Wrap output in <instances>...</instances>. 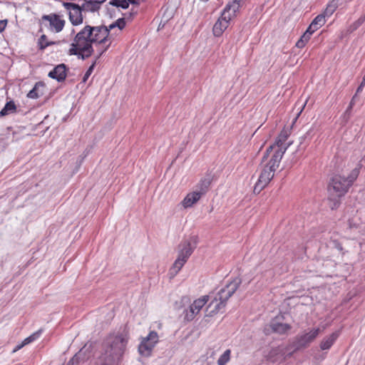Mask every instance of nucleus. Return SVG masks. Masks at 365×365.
Returning <instances> with one entry per match:
<instances>
[{"instance_id":"f257e3e1","label":"nucleus","mask_w":365,"mask_h":365,"mask_svg":"<svg viewBox=\"0 0 365 365\" xmlns=\"http://www.w3.org/2000/svg\"><path fill=\"white\" fill-rule=\"evenodd\" d=\"M125 26L123 18L118 19L108 26H85L76 34L68 51L69 55L77 56L82 60L91 56L93 52V43H104L107 41L110 31L115 27L122 30Z\"/></svg>"},{"instance_id":"f03ea898","label":"nucleus","mask_w":365,"mask_h":365,"mask_svg":"<svg viewBox=\"0 0 365 365\" xmlns=\"http://www.w3.org/2000/svg\"><path fill=\"white\" fill-rule=\"evenodd\" d=\"M128 343L126 334H112L105 339L102 353L99 358L100 365H118L121 361Z\"/></svg>"},{"instance_id":"7ed1b4c3","label":"nucleus","mask_w":365,"mask_h":365,"mask_svg":"<svg viewBox=\"0 0 365 365\" xmlns=\"http://www.w3.org/2000/svg\"><path fill=\"white\" fill-rule=\"evenodd\" d=\"M359 173L358 169H354L348 176L335 175L332 177L328 186L329 200L332 210L339 205V198L345 195Z\"/></svg>"},{"instance_id":"20e7f679","label":"nucleus","mask_w":365,"mask_h":365,"mask_svg":"<svg viewBox=\"0 0 365 365\" xmlns=\"http://www.w3.org/2000/svg\"><path fill=\"white\" fill-rule=\"evenodd\" d=\"M283 157L282 150L278 149L274 153L266 156V152L262 159V171L255 185L254 192L259 193L271 181Z\"/></svg>"},{"instance_id":"39448f33","label":"nucleus","mask_w":365,"mask_h":365,"mask_svg":"<svg viewBox=\"0 0 365 365\" xmlns=\"http://www.w3.org/2000/svg\"><path fill=\"white\" fill-rule=\"evenodd\" d=\"M240 284V279L235 278L215 294L209 304V307H213V309L210 312L212 314H217L224 309L227 301L236 292Z\"/></svg>"},{"instance_id":"423d86ee","label":"nucleus","mask_w":365,"mask_h":365,"mask_svg":"<svg viewBox=\"0 0 365 365\" xmlns=\"http://www.w3.org/2000/svg\"><path fill=\"white\" fill-rule=\"evenodd\" d=\"M197 244V239L195 236L188 240H182L178 246V255L173 266L170 269V277H175L184 266L190 256L193 252Z\"/></svg>"},{"instance_id":"0eeeda50","label":"nucleus","mask_w":365,"mask_h":365,"mask_svg":"<svg viewBox=\"0 0 365 365\" xmlns=\"http://www.w3.org/2000/svg\"><path fill=\"white\" fill-rule=\"evenodd\" d=\"M230 9V6L225 7L223 11H222L221 16L219 17L217 21L214 24L212 28V32L215 36H221L223 32L228 27L231 19L235 16V15L232 14V12L229 11Z\"/></svg>"},{"instance_id":"6e6552de","label":"nucleus","mask_w":365,"mask_h":365,"mask_svg":"<svg viewBox=\"0 0 365 365\" xmlns=\"http://www.w3.org/2000/svg\"><path fill=\"white\" fill-rule=\"evenodd\" d=\"M321 331L319 328H313L299 334L296 338L295 346L297 349L307 347L318 336Z\"/></svg>"},{"instance_id":"1a4fd4ad","label":"nucleus","mask_w":365,"mask_h":365,"mask_svg":"<svg viewBox=\"0 0 365 365\" xmlns=\"http://www.w3.org/2000/svg\"><path fill=\"white\" fill-rule=\"evenodd\" d=\"M63 6L68 11L69 20L73 26H78L83 24V17L82 12L83 7L73 3L63 2Z\"/></svg>"},{"instance_id":"9d476101","label":"nucleus","mask_w":365,"mask_h":365,"mask_svg":"<svg viewBox=\"0 0 365 365\" xmlns=\"http://www.w3.org/2000/svg\"><path fill=\"white\" fill-rule=\"evenodd\" d=\"M158 338L157 332L154 331H150L149 334L143 339L138 346L140 354L143 356H148L155 344L157 343Z\"/></svg>"},{"instance_id":"9b49d317","label":"nucleus","mask_w":365,"mask_h":365,"mask_svg":"<svg viewBox=\"0 0 365 365\" xmlns=\"http://www.w3.org/2000/svg\"><path fill=\"white\" fill-rule=\"evenodd\" d=\"M42 20L48 21L49 29L51 31L56 33L61 32L63 30L66 23L65 20L63 19L61 16L56 14L43 15L42 16Z\"/></svg>"},{"instance_id":"f8f14e48","label":"nucleus","mask_w":365,"mask_h":365,"mask_svg":"<svg viewBox=\"0 0 365 365\" xmlns=\"http://www.w3.org/2000/svg\"><path fill=\"white\" fill-rule=\"evenodd\" d=\"M209 299V296L205 295L195 300L190 306L189 310H187L185 318L187 320H192L196 314H197L201 309L205 305Z\"/></svg>"},{"instance_id":"ddd939ff","label":"nucleus","mask_w":365,"mask_h":365,"mask_svg":"<svg viewBox=\"0 0 365 365\" xmlns=\"http://www.w3.org/2000/svg\"><path fill=\"white\" fill-rule=\"evenodd\" d=\"M287 135L281 133L275 141V143L269 146L266 150V156L274 153L278 149L282 150L283 155L286 152L289 144L286 143Z\"/></svg>"},{"instance_id":"4468645a","label":"nucleus","mask_w":365,"mask_h":365,"mask_svg":"<svg viewBox=\"0 0 365 365\" xmlns=\"http://www.w3.org/2000/svg\"><path fill=\"white\" fill-rule=\"evenodd\" d=\"M48 76L57 80L58 82L64 81L66 77V67L65 64L62 63L56 66L48 73Z\"/></svg>"},{"instance_id":"2eb2a0df","label":"nucleus","mask_w":365,"mask_h":365,"mask_svg":"<svg viewBox=\"0 0 365 365\" xmlns=\"http://www.w3.org/2000/svg\"><path fill=\"white\" fill-rule=\"evenodd\" d=\"M202 196L196 190L188 193L182 201V205L185 208L191 207L195 204Z\"/></svg>"},{"instance_id":"dca6fc26","label":"nucleus","mask_w":365,"mask_h":365,"mask_svg":"<svg viewBox=\"0 0 365 365\" xmlns=\"http://www.w3.org/2000/svg\"><path fill=\"white\" fill-rule=\"evenodd\" d=\"M325 16H326L324 14L317 16L307 28V30L308 32H310L312 34L314 32L321 28L326 22Z\"/></svg>"},{"instance_id":"f3484780","label":"nucleus","mask_w":365,"mask_h":365,"mask_svg":"<svg viewBox=\"0 0 365 365\" xmlns=\"http://www.w3.org/2000/svg\"><path fill=\"white\" fill-rule=\"evenodd\" d=\"M339 336V332L336 331L332 333L329 336L324 337L320 343V349L323 351L329 350L334 344Z\"/></svg>"},{"instance_id":"a211bd4d","label":"nucleus","mask_w":365,"mask_h":365,"mask_svg":"<svg viewBox=\"0 0 365 365\" xmlns=\"http://www.w3.org/2000/svg\"><path fill=\"white\" fill-rule=\"evenodd\" d=\"M269 328L272 330L273 332L284 334L290 329V326L287 324L272 322L269 325Z\"/></svg>"},{"instance_id":"6ab92c4d","label":"nucleus","mask_w":365,"mask_h":365,"mask_svg":"<svg viewBox=\"0 0 365 365\" xmlns=\"http://www.w3.org/2000/svg\"><path fill=\"white\" fill-rule=\"evenodd\" d=\"M82 7L83 11L96 12L101 8V4L95 0H85Z\"/></svg>"},{"instance_id":"aec40b11","label":"nucleus","mask_w":365,"mask_h":365,"mask_svg":"<svg viewBox=\"0 0 365 365\" xmlns=\"http://www.w3.org/2000/svg\"><path fill=\"white\" fill-rule=\"evenodd\" d=\"M210 185V180L209 178L202 179L196 186V191L202 196L205 195L208 190V187Z\"/></svg>"},{"instance_id":"412c9836","label":"nucleus","mask_w":365,"mask_h":365,"mask_svg":"<svg viewBox=\"0 0 365 365\" xmlns=\"http://www.w3.org/2000/svg\"><path fill=\"white\" fill-rule=\"evenodd\" d=\"M16 110V105L13 101H10L6 103L4 107L0 111L1 116H5L15 113Z\"/></svg>"},{"instance_id":"4be33fe9","label":"nucleus","mask_w":365,"mask_h":365,"mask_svg":"<svg viewBox=\"0 0 365 365\" xmlns=\"http://www.w3.org/2000/svg\"><path fill=\"white\" fill-rule=\"evenodd\" d=\"M341 2L338 0H331L327 6L324 14L327 16H330L335 11L336 8L341 5Z\"/></svg>"},{"instance_id":"5701e85b","label":"nucleus","mask_w":365,"mask_h":365,"mask_svg":"<svg viewBox=\"0 0 365 365\" xmlns=\"http://www.w3.org/2000/svg\"><path fill=\"white\" fill-rule=\"evenodd\" d=\"M129 3L132 4H137L136 1H133L131 0H111L109 2V4L116 7H120L123 9H126L129 6Z\"/></svg>"},{"instance_id":"b1692460","label":"nucleus","mask_w":365,"mask_h":365,"mask_svg":"<svg viewBox=\"0 0 365 365\" xmlns=\"http://www.w3.org/2000/svg\"><path fill=\"white\" fill-rule=\"evenodd\" d=\"M311 35L312 34L310 32H308L307 30H306V31L304 33L302 37L296 43V46L299 48H304L306 43L309 40Z\"/></svg>"},{"instance_id":"393cba45","label":"nucleus","mask_w":365,"mask_h":365,"mask_svg":"<svg viewBox=\"0 0 365 365\" xmlns=\"http://www.w3.org/2000/svg\"><path fill=\"white\" fill-rule=\"evenodd\" d=\"M85 359L84 353L83 349H81L78 353L75 354L72 359L68 361L67 365H78L80 361H83Z\"/></svg>"},{"instance_id":"a878e982","label":"nucleus","mask_w":365,"mask_h":365,"mask_svg":"<svg viewBox=\"0 0 365 365\" xmlns=\"http://www.w3.org/2000/svg\"><path fill=\"white\" fill-rule=\"evenodd\" d=\"M230 354L231 351L230 349L225 350L217 359V365H226L230 359Z\"/></svg>"},{"instance_id":"bb28decb","label":"nucleus","mask_w":365,"mask_h":365,"mask_svg":"<svg viewBox=\"0 0 365 365\" xmlns=\"http://www.w3.org/2000/svg\"><path fill=\"white\" fill-rule=\"evenodd\" d=\"M53 44H56V42L47 41V37L45 34L41 35L38 39V46L41 50H43L46 47Z\"/></svg>"},{"instance_id":"cd10ccee","label":"nucleus","mask_w":365,"mask_h":365,"mask_svg":"<svg viewBox=\"0 0 365 365\" xmlns=\"http://www.w3.org/2000/svg\"><path fill=\"white\" fill-rule=\"evenodd\" d=\"M244 0H233L231 3L227 4L225 7L230 6V9L229 11L232 12V15H236V13L238 11L240 7V4Z\"/></svg>"},{"instance_id":"c85d7f7f","label":"nucleus","mask_w":365,"mask_h":365,"mask_svg":"<svg viewBox=\"0 0 365 365\" xmlns=\"http://www.w3.org/2000/svg\"><path fill=\"white\" fill-rule=\"evenodd\" d=\"M356 97V94H355L353 96V98H352V99H351V101L348 108H346V111H345V113L344 114V118L345 121H347L349 120L350 115H351V109H352V108H353V106L354 105V101H355Z\"/></svg>"},{"instance_id":"c756f323","label":"nucleus","mask_w":365,"mask_h":365,"mask_svg":"<svg viewBox=\"0 0 365 365\" xmlns=\"http://www.w3.org/2000/svg\"><path fill=\"white\" fill-rule=\"evenodd\" d=\"M40 334H41V331H38L35 333H34L33 334H31V336H28L27 338H26L23 341H24V344H30L31 342L35 341L36 339H37L39 336H40Z\"/></svg>"},{"instance_id":"7c9ffc66","label":"nucleus","mask_w":365,"mask_h":365,"mask_svg":"<svg viewBox=\"0 0 365 365\" xmlns=\"http://www.w3.org/2000/svg\"><path fill=\"white\" fill-rule=\"evenodd\" d=\"M38 87V83H36L35 85V86L34 87V88L29 92V93L27 94V96L29 98H33V99L38 98L39 94L38 93V91H37Z\"/></svg>"},{"instance_id":"2f4dec72","label":"nucleus","mask_w":365,"mask_h":365,"mask_svg":"<svg viewBox=\"0 0 365 365\" xmlns=\"http://www.w3.org/2000/svg\"><path fill=\"white\" fill-rule=\"evenodd\" d=\"M94 67H95V63H93L88 68V70L86 71V72L85 73L83 77V82L85 83L86 82V81L88 80V78H89V76L91 75L93 69H94Z\"/></svg>"},{"instance_id":"473e14b6","label":"nucleus","mask_w":365,"mask_h":365,"mask_svg":"<svg viewBox=\"0 0 365 365\" xmlns=\"http://www.w3.org/2000/svg\"><path fill=\"white\" fill-rule=\"evenodd\" d=\"M365 21V14L361 16L354 24V28L356 29Z\"/></svg>"},{"instance_id":"72a5a7b5","label":"nucleus","mask_w":365,"mask_h":365,"mask_svg":"<svg viewBox=\"0 0 365 365\" xmlns=\"http://www.w3.org/2000/svg\"><path fill=\"white\" fill-rule=\"evenodd\" d=\"M7 20H0V33H1L6 28Z\"/></svg>"},{"instance_id":"f704fd0d","label":"nucleus","mask_w":365,"mask_h":365,"mask_svg":"<svg viewBox=\"0 0 365 365\" xmlns=\"http://www.w3.org/2000/svg\"><path fill=\"white\" fill-rule=\"evenodd\" d=\"M364 86H365V79H362V81L361 82L360 85L359 86V87L356 89V95H357V93L362 91Z\"/></svg>"},{"instance_id":"c9c22d12","label":"nucleus","mask_w":365,"mask_h":365,"mask_svg":"<svg viewBox=\"0 0 365 365\" xmlns=\"http://www.w3.org/2000/svg\"><path fill=\"white\" fill-rule=\"evenodd\" d=\"M306 103H307V101H305L304 103H303L299 108H298V110L299 112L297 113V118L299 117V115L301 114V113L302 112L304 108L306 106Z\"/></svg>"},{"instance_id":"e433bc0d","label":"nucleus","mask_w":365,"mask_h":365,"mask_svg":"<svg viewBox=\"0 0 365 365\" xmlns=\"http://www.w3.org/2000/svg\"><path fill=\"white\" fill-rule=\"evenodd\" d=\"M354 219L349 220V227L350 229H352L354 227H356V223L354 222Z\"/></svg>"},{"instance_id":"4c0bfd02","label":"nucleus","mask_w":365,"mask_h":365,"mask_svg":"<svg viewBox=\"0 0 365 365\" xmlns=\"http://www.w3.org/2000/svg\"><path fill=\"white\" fill-rule=\"evenodd\" d=\"M26 344H24V341L21 344H19L17 345L15 349H14V352L21 349L24 346H25Z\"/></svg>"},{"instance_id":"58836bf2","label":"nucleus","mask_w":365,"mask_h":365,"mask_svg":"<svg viewBox=\"0 0 365 365\" xmlns=\"http://www.w3.org/2000/svg\"><path fill=\"white\" fill-rule=\"evenodd\" d=\"M167 21H168V19H165V20L162 19L159 24V27H160V26L163 27Z\"/></svg>"},{"instance_id":"ea45409f","label":"nucleus","mask_w":365,"mask_h":365,"mask_svg":"<svg viewBox=\"0 0 365 365\" xmlns=\"http://www.w3.org/2000/svg\"><path fill=\"white\" fill-rule=\"evenodd\" d=\"M95 1L98 2L101 5L106 0H95Z\"/></svg>"}]
</instances>
